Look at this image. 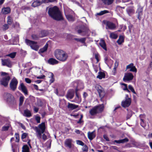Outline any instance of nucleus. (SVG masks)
<instances>
[{
	"instance_id": "1",
	"label": "nucleus",
	"mask_w": 152,
	"mask_h": 152,
	"mask_svg": "<svg viewBox=\"0 0 152 152\" xmlns=\"http://www.w3.org/2000/svg\"><path fill=\"white\" fill-rule=\"evenodd\" d=\"M49 15L53 19L56 20H61L63 18L61 12L56 6L50 8L48 11Z\"/></svg>"
},
{
	"instance_id": "2",
	"label": "nucleus",
	"mask_w": 152,
	"mask_h": 152,
	"mask_svg": "<svg viewBox=\"0 0 152 152\" xmlns=\"http://www.w3.org/2000/svg\"><path fill=\"white\" fill-rule=\"evenodd\" d=\"M54 55L56 58L59 61H64L68 58L67 53L60 50H57L54 52Z\"/></svg>"
},
{
	"instance_id": "3",
	"label": "nucleus",
	"mask_w": 152,
	"mask_h": 152,
	"mask_svg": "<svg viewBox=\"0 0 152 152\" xmlns=\"http://www.w3.org/2000/svg\"><path fill=\"white\" fill-rule=\"evenodd\" d=\"M33 129L36 132L37 137L39 139H41L42 134L45 132V123L42 122L39 124L38 126L34 127Z\"/></svg>"
},
{
	"instance_id": "4",
	"label": "nucleus",
	"mask_w": 152,
	"mask_h": 152,
	"mask_svg": "<svg viewBox=\"0 0 152 152\" xmlns=\"http://www.w3.org/2000/svg\"><path fill=\"white\" fill-rule=\"evenodd\" d=\"M104 108V105L102 104L96 106L91 109L89 111L91 115H95L97 113H99L103 111Z\"/></svg>"
},
{
	"instance_id": "5",
	"label": "nucleus",
	"mask_w": 152,
	"mask_h": 152,
	"mask_svg": "<svg viewBox=\"0 0 152 152\" xmlns=\"http://www.w3.org/2000/svg\"><path fill=\"white\" fill-rule=\"evenodd\" d=\"M65 14L67 20L69 21H73L75 20L73 16L74 12L69 8H64Z\"/></svg>"
},
{
	"instance_id": "6",
	"label": "nucleus",
	"mask_w": 152,
	"mask_h": 152,
	"mask_svg": "<svg viewBox=\"0 0 152 152\" xmlns=\"http://www.w3.org/2000/svg\"><path fill=\"white\" fill-rule=\"evenodd\" d=\"M25 42L26 44L30 46L32 49L36 51H37L39 49V46L37 44V42L31 41L28 39L25 40Z\"/></svg>"
},
{
	"instance_id": "7",
	"label": "nucleus",
	"mask_w": 152,
	"mask_h": 152,
	"mask_svg": "<svg viewBox=\"0 0 152 152\" xmlns=\"http://www.w3.org/2000/svg\"><path fill=\"white\" fill-rule=\"evenodd\" d=\"M83 85L82 83L81 84V87H80L79 85L77 86V88L76 89V96L75 99L72 100V102H75L76 103H79L81 101L80 95L77 93V90L80 89H83Z\"/></svg>"
},
{
	"instance_id": "8",
	"label": "nucleus",
	"mask_w": 152,
	"mask_h": 152,
	"mask_svg": "<svg viewBox=\"0 0 152 152\" xmlns=\"http://www.w3.org/2000/svg\"><path fill=\"white\" fill-rule=\"evenodd\" d=\"M10 79V77L9 75L3 77L0 80V82L2 85L7 86Z\"/></svg>"
},
{
	"instance_id": "9",
	"label": "nucleus",
	"mask_w": 152,
	"mask_h": 152,
	"mask_svg": "<svg viewBox=\"0 0 152 152\" xmlns=\"http://www.w3.org/2000/svg\"><path fill=\"white\" fill-rule=\"evenodd\" d=\"M131 102V99L128 98V95H126V99L123 101L121 103V105L123 107H129L130 104Z\"/></svg>"
},
{
	"instance_id": "10",
	"label": "nucleus",
	"mask_w": 152,
	"mask_h": 152,
	"mask_svg": "<svg viewBox=\"0 0 152 152\" xmlns=\"http://www.w3.org/2000/svg\"><path fill=\"white\" fill-rule=\"evenodd\" d=\"M18 81L15 77L13 78L11 81L10 83V87L12 91H14L17 88Z\"/></svg>"
},
{
	"instance_id": "11",
	"label": "nucleus",
	"mask_w": 152,
	"mask_h": 152,
	"mask_svg": "<svg viewBox=\"0 0 152 152\" xmlns=\"http://www.w3.org/2000/svg\"><path fill=\"white\" fill-rule=\"evenodd\" d=\"M1 64L3 66H6L9 68L11 67L12 62L9 59H1Z\"/></svg>"
},
{
	"instance_id": "12",
	"label": "nucleus",
	"mask_w": 152,
	"mask_h": 152,
	"mask_svg": "<svg viewBox=\"0 0 152 152\" xmlns=\"http://www.w3.org/2000/svg\"><path fill=\"white\" fill-rule=\"evenodd\" d=\"M133 75L132 73L129 72L125 73L123 80L125 82L132 80L133 78Z\"/></svg>"
},
{
	"instance_id": "13",
	"label": "nucleus",
	"mask_w": 152,
	"mask_h": 152,
	"mask_svg": "<svg viewBox=\"0 0 152 152\" xmlns=\"http://www.w3.org/2000/svg\"><path fill=\"white\" fill-rule=\"evenodd\" d=\"M5 99L9 102L12 103L14 102L15 99L13 96L10 94L7 93L4 95Z\"/></svg>"
},
{
	"instance_id": "14",
	"label": "nucleus",
	"mask_w": 152,
	"mask_h": 152,
	"mask_svg": "<svg viewBox=\"0 0 152 152\" xmlns=\"http://www.w3.org/2000/svg\"><path fill=\"white\" fill-rule=\"evenodd\" d=\"M18 89L21 90L24 94L25 95L28 94L27 89L23 83H22L20 84L18 87Z\"/></svg>"
},
{
	"instance_id": "15",
	"label": "nucleus",
	"mask_w": 152,
	"mask_h": 152,
	"mask_svg": "<svg viewBox=\"0 0 152 152\" xmlns=\"http://www.w3.org/2000/svg\"><path fill=\"white\" fill-rule=\"evenodd\" d=\"M72 140L70 139H66L64 142L65 145L69 148H71L73 146L72 143Z\"/></svg>"
},
{
	"instance_id": "16",
	"label": "nucleus",
	"mask_w": 152,
	"mask_h": 152,
	"mask_svg": "<svg viewBox=\"0 0 152 152\" xmlns=\"http://www.w3.org/2000/svg\"><path fill=\"white\" fill-rule=\"evenodd\" d=\"M130 69L129 71L136 72L137 69L135 66L134 65L133 63H131L129 64L126 67V69Z\"/></svg>"
},
{
	"instance_id": "17",
	"label": "nucleus",
	"mask_w": 152,
	"mask_h": 152,
	"mask_svg": "<svg viewBox=\"0 0 152 152\" xmlns=\"http://www.w3.org/2000/svg\"><path fill=\"white\" fill-rule=\"evenodd\" d=\"M106 28L111 30L114 29L116 28L115 25L113 23L109 21L107 22L106 24Z\"/></svg>"
},
{
	"instance_id": "18",
	"label": "nucleus",
	"mask_w": 152,
	"mask_h": 152,
	"mask_svg": "<svg viewBox=\"0 0 152 152\" xmlns=\"http://www.w3.org/2000/svg\"><path fill=\"white\" fill-rule=\"evenodd\" d=\"M142 8L140 6H139L136 11V13L138 14L137 18L139 20H140L141 18V17L142 15Z\"/></svg>"
},
{
	"instance_id": "19",
	"label": "nucleus",
	"mask_w": 152,
	"mask_h": 152,
	"mask_svg": "<svg viewBox=\"0 0 152 152\" xmlns=\"http://www.w3.org/2000/svg\"><path fill=\"white\" fill-rule=\"evenodd\" d=\"M67 104V108L69 110H71L75 109L77 108L78 106L77 105L69 102H68Z\"/></svg>"
},
{
	"instance_id": "20",
	"label": "nucleus",
	"mask_w": 152,
	"mask_h": 152,
	"mask_svg": "<svg viewBox=\"0 0 152 152\" xmlns=\"http://www.w3.org/2000/svg\"><path fill=\"white\" fill-rule=\"evenodd\" d=\"M88 31V30L87 28L78 30V32L82 36H84L87 34Z\"/></svg>"
},
{
	"instance_id": "21",
	"label": "nucleus",
	"mask_w": 152,
	"mask_h": 152,
	"mask_svg": "<svg viewBox=\"0 0 152 152\" xmlns=\"http://www.w3.org/2000/svg\"><path fill=\"white\" fill-rule=\"evenodd\" d=\"M96 88L97 91L100 96H102L103 94H102L103 93V89L102 87L98 85H97L96 86Z\"/></svg>"
},
{
	"instance_id": "22",
	"label": "nucleus",
	"mask_w": 152,
	"mask_h": 152,
	"mask_svg": "<svg viewBox=\"0 0 152 152\" xmlns=\"http://www.w3.org/2000/svg\"><path fill=\"white\" fill-rule=\"evenodd\" d=\"M74 95V91L72 90H69L67 92L66 97L68 99H71L73 98Z\"/></svg>"
},
{
	"instance_id": "23",
	"label": "nucleus",
	"mask_w": 152,
	"mask_h": 152,
	"mask_svg": "<svg viewBox=\"0 0 152 152\" xmlns=\"http://www.w3.org/2000/svg\"><path fill=\"white\" fill-rule=\"evenodd\" d=\"M10 8L9 7H4L2 10V12L4 14H7L9 13L10 12Z\"/></svg>"
},
{
	"instance_id": "24",
	"label": "nucleus",
	"mask_w": 152,
	"mask_h": 152,
	"mask_svg": "<svg viewBox=\"0 0 152 152\" xmlns=\"http://www.w3.org/2000/svg\"><path fill=\"white\" fill-rule=\"evenodd\" d=\"M48 62L50 64L54 65L58 64V61L55 59L50 58L48 60Z\"/></svg>"
},
{
	"instance_id": "25",
	"label": "nucleus",
	"mask_w": 152,
	"mask_h": 152,
	"mask_svg": "<svg viewBox=\"0 0 152 152\" xmlns=\"http://www.w3.org/2000/svg\"><path fill=\"white\" fill-rule=\"evenodd\" d=\"M42 4V2L39 0H37L34 1L32 4V6L34 7H37Z\"/></svg>"
},
{
	"instance_id": "26",
	"label": "nucleus",
	"mask_w": 152,
	"mask_h": 152,
	"mask_svg": "<svg viewBox=\"0 0 152 152\" xmlns=\"http://www.w3.org/2000/svg\"><path fill=\"white\" fill-rule=\"evenodd\" d=\"M103 3L106 5H110L113 3L114 0H102Z\"/></svg>"
},
{
	"instance_id": "27",
	"label": "nucleus",
	"mask_w": 152,
	"mask_h": 152,
	"mask_svg": "<svg viewBox=\"0 0 152 152\" xmlns=\"http://www.w3.org/2000/svg\"><path fill=\"white\" fill-rule=\"evenodd\" d=\"M100 45L104 50H107V48L106 45L104 41L102 40L101 39L99 43Z\"/></svg>"
},
{
	"instance_id": "28",
	"label": "nucleus",
	"mask_w": 152,
	"mask_h": 152,
	"mask_svg": "<svg viewBox=\"0 0 152 152\" xmlns=\"http://www.w3.org/2000/svg\"><path fill=\"white\" fill-rule=\"evenodd\" d=\"M11 129V125L10 124H6L4 126H3L2 128V131H7L9 129Z\"/></svg>"
},
{
	"instance_id": "29",
	"label": "nucleus",
	"mask_w": 152,
	"mask_h": 152,
	"mask_svg": "<svg viewBox=\"0 0 152 152\" xmlns=\"http://www.w3.org/2000/svg\"><path fill=\"white\" fill-rule=\"evenodd\" d=\"M88 138L91 140L93 139L95 137V135L94 132H89L88 133Z\"/></svg>"
},
{
	"instance_id": "30",
	"label": "nucleus",
	"mask_w": 152,
	"mask_h": 152,
	"mask_svg": "<svg viewBox=\"0 0 152 152\" xmlns=\"http://www.w3.org/2000/svg\"><path fill=\"white\" fill-rule=\"evenodd\" d=\"M23 115L27 117H30L31 116V114L30 111L28 109L24 110Z\"/></svg>"
},
{
	"instance_id": "31",
	"label": "nucleus",
	"mask_w": 152,
	"mask_h": 152,
	"mask_svg": "<svg viewBox=\"0 0 152 152\" xmlns=\"http://www.w3.org/2000/svg\"><path fill=\"white\" fill-rule=\"evenodd\" d=\"M128 141V139L127 138H125L124 139L119 140H115V142L118 143H124Z\"/></svg>"
},
{
	"instance_id": "32",
	"label": "nucleus",
	"mask_w": 152,
	"mask_h": 152,
	"mask_svg": "<svg viewBox=\"0 0 152 152\" xmlns=\"http://www.w3.org/2000/svg\"><path fill=\"white\" fill-rule=\"evenodd\" d=\"M22 149V152H30L29 148L27 145H24Z\"/></svg>"
},
{
	"instance_id": "33",
	"label": "nucleus",
	"mask_w": 152,
	"mask_h": 152,
	"mask_svg": "<svg viewBox=\"0 0 152 152\" xmlns=\"http://www.w3.org/2000/svg\"><path fill=\"white\" fill-rule=\"evenodd\" d=\"M48 46V44L46 43L42 48L39 50V52L41 53H43L46 51L47 49Z\"/></svg>"
},
{
	"instance_id": "34",
	"label": "nucleus",
	"mask_w": 152,
	"mask_h": 152,
	"mask_svg": "<svg viewBox=\"0 0 152 152\" xmlns=\"http://www.w3.org/2000/svg\"><path fill=\"white\" fill-rule=\"evenodd\" d=\"M105 75L102 72H99V74L97 76V78H99V79H101L102 78H104Z\"/></svg>"
},
{
	"instance_id": "35",
	"label": "nucleus",
	"mask_w": 152,
	"mask_h": 152,
	"mask_svg": "<svg viewBox=\"0 0 152 152\" xmlns=\"http://www.w3.org/2000/svg\"><path fill=\"white\" fill-rule=\"evenodd\" d=\"M75 40L77 42H80L82 43H84L85 42L86 40V38H75Z\"/></svg>"
},
{
	"instance_id": "36",
	"label": "nucleus",
	"mask_w": 152,
	"mask_h": 152,
	"mask_svg": "<svg viewBox=\"0 0 152 152\" xmlns=\"http://www.w3.org/2000/svg\"><path fill=\"white\" fill-rule=\"evenodd\" d=\"M124 41V38L123 36H119V39L117 41V43L121 45Z\"/></svg>"
},
{
	"instance_id": "37",
	"label": "nucleus",
	"mask_w": 152,
	"mask_h": 152,
	"mask_svg": "<svg viewBox=\"0 0 152 152\" xmlns=\"http://www.w3.org/2000/svg\"><path fill=\"white\" fill-rule=\"evenodd\" d=\"M108 13H109V12L107 10H104L100 11L99 13H97L96 15H102L104 14Z\"/></svg>"
},
{
	"instance_id": "38",
	"label": "nucleus",
	"mask_w": 152,
	"mask_h": 152,
	"mask_svg": "<svg viewBox=\"0 0 152 152\" xmlns=\"http://www.w3.org/2000/svg\"><path fill=\"white\" fill-rule=\"evenodd\" d=\"M16 54V52H13L7 55L6 56H9L11 58H14L15 57Z\"/></svg>"
},
{
	"instance_id": "39",
	"label": "nucleus",
	"mask_w": 152,
	"mask_h": 152,
	"mask_svg": "<svg viewBox=\"0 0 152 152\" xmlns=\"http://www.w3.org/2000/svg\"><path fill=\"white\" fill-rule=\"evenodd\" d=\"M48 34V33L46 31H41V34L40 35V37H43L46 36Z\"/></svg>"
},
{
	"instance_id": "40",
	"label": "nucleus",
	"mask_w": 152,
	"mask_h": 152,
	"mask_svg": "<svg viewBox=\"0 0 152 152\" xmlns=\"http://www.w3.org/2000/svg\"><path fill=\"white\" fill-rule=\"evenodd\" d=\"M110 37L112 39H116L118 37V35L114 33H112L110 34Z\"/></svg>"
},
{
	"instance_id": "41",
	"label": "nucleus",
	"mask_w": 152,
	"mask_h": 152,
	"mask_svg": "<svg viewBox=\"0 0 152 152\" xmlns=\"http://www.w3.org/2000/svg\"><path fill=\"white\" fill-rule=\"evenodd\" d=\"M118 62L117 61H116V62L115 63V66L113 68V72L114 75H115V74L116 73V69L117 67L118 66Z\"/></svg>"
},
{
	"instance_id": "42",
	"label": "nucleus",
	"mask_w": 152,
	"mask_h": 152,
	"mask_svg": "<svg viewBox=\"0 0 152 152\" xmlns=\"http://www.w3.org/2000/svg\"><path fill=\"white\" fill-rule=\"evenodd\" d=\"M12 22V20L11 17L9 16L7 17V23L8 25H11Z\"/></svg>"
},
{
	"instance_id": "43",
	"label": "nucleus",
	"mask_w": 152,
	"mask_h": 152,
	"mask_svg": "<svg viewBox=\"0 0 152 152\" xmlns=\"http://www.w3.org/2000/svg\"><path fill=\"white\" fill-rule=\"evenodd\" d=\"M121 84L123 85L122 86L123 89L124 91H126L127 92H129V91L127 88V85L125 83H122Z\"/></svg>"
},
{
	"instance_id": "44",
	"label": "nucleus",
	"mask_w": 152,
	"mask_h": 152,
	"mask_svg": "<svg viewBox=\"0 0 152 152\" xmlns=\"http://www.w3.org/2000/svg\"><path fill=\"white\" fill-rule=\"evenodd\" d=\"M31 37L34 40H37L38 39L39 37H40V35L39 36L35 34L32 35Z\"/></svg>"
},
{
	"instance_id": "45",
	"label": "nucleus",
	"mask_w": 152,
	"mask_h": 152,
	"mask_svg": "<svg viewBox=\"0 0 152 152\" xmlns=\"http://www.w3.org/2000/svg\"><path fill=\"white\" fill-rule=\"evenodd\" d=\"M24 100V97L23 96H20V103L19 105L21 106L23 104Z\"/></svg>"
},
{
	"instance_id": "46",
	"label": "nucleus",
	"mask_w": 152,
	"mask_h": 152,
	"mask_svg": "<svg viewBox=\"0 0 152 152\" xmlns=\"http://www.w3.org/2000/svg\"><path fill=\"white\" fill-rule=\"evenodd\" d=\"M76 143L77 144L81 146H83L84 145V143L82 141L80 140H77Z\"/></svg>"
},
{
	"instance_id": "47",
	"label": "nucleus",
	"mask_w": 152,
	"mask_h": 152,
	"mask_svg": "<svg viewBox=\"0 0 152 152\" xmlns=\"http://www.w3.org/2000/svg\"><path fill=\"white\" fill-rule=\"evenodd\" d=\"M83 146L82 148V150L84 151H87L88 149L87 146L86 145H84Z\"/></svg>"
},
{
	"instance_id": "48",
	"label": "nucleus",
	"mask_w": 152,
	"mask_h": 152,
	"mask_svg": "<svg viewBox=\"0 0 152 152\" xmlns=\"http://www.w3.org/2000/svg\"><path fill=\"white\" fill-rule=\"evenodd\" d=\"M132 115V112L131 111H129L126 117L127 119H129L131 117Z\"/></svg>"
},
{
	"instance_id": "49",
	"label": "nucleus",
	"mask_w": 152,
	"mask_h": 152,
	"mask_svg": "<svg viewBox=\"0 0 152 152\" xmlns=\"http://www.w3.org/2000/svg\"><path fill=\"white\" fill-rule=\"evenodd\" d=\"M140 120H141V122H140L141 125L142 127H143L144 128L146 126V124L144 122V121L142 119H140Z\"/></svg>"
},
{
	"instance_id": "50",
	"label": "nucleus",
	"mask_w": 152,
	"mask_h": 152,
	"mask_svg": "<svg viewBox=\"0 0 152 152\" xmlns=\"http://www.w3.org/2000/svg\"><path fill=\"white\" fill-rule=\"evenodd\" d=\"M129 89L134 93L135 94V92L133 88V87L131 85H129Z\"/></svg>"
},
{
	"instance_id": "51",
	"label": "nucleus",
	"mask_w": 152,
	"mask_h": 152,
	"mask_svg": "<svg viewBox=\"0 0 152 152\" xmlns=\"http://www.w3.org/2000/svg\"><path fill=\"white\" fill-rule=\"evenodd\" d=\"M35 119L38 123H39L40 122V118L39 116H35Z\"/></svg>"
},
{
	"instance_id": "52",
	"label": "nucleus",
	"mask_w": 152,
	"mask_h": 152,
	"mask_svg": "<svg viewBox=\"0 0 152 152\" xmlns=\"http://www.w3.org/2000/svg\"><path fill=\"white\" fill-rule=\"evenodd\" d=\"M127 11L129 15H130L132 13L134 12L133 10L132 9H128L127 10Z\"/></svg>"
},
{
	"instance_id": "53",
	"label": "nucleus",
	"mask_w": 152,
	"mask_h": 152,
	"mask_svg": "<svg viewBox=\"0 0 152 152\" xmlns=\"http://www.w3.org/2000/svg\"><path fill=\"white\" fill-rule=\"evenodd\" d=\"M16 139V142H18L19 140V136L18 134L16 133L15 134Z\"/></svg>"
},
{
	"instance_id": "54",
	"label": "nucleus",
	"mask_w": 152,
	"mask_h": 152,
	"mask_svg": "<svg viewBox=\"0 0 152 152\" xmlns=\"http://www.w3.org/2000/svg\"><path fill=\"white\" fill-rule=\"evenodd\" d=\"M8 28L9 26L8 24H5L3 26V29L5 30L7 29Z\"/></svg>"
},
{
	"instance_id": "55",
	"label": "nucleus",
	"mask_w": 152,
	"mask_h": 152,
	"mask_svg": "<svg viewBox=\"0 0 152 152\" xmlns=\"http://www.w3.org/2000/svg\"><path fill=\"white\" fill-rule=\"evenodd\" d=\"M27 135V134L26 133H23L22 134V139H24L26 138Z\"/></svg>"
},
{
	"instance_id": "56",
	"label": "nucleus",
	"mask_w": 152,
	"mask_h": 152,
	"mask_svg": "<svg viewBox=\"0 0 152 152\" xmlns=\"http://www.w3.org/2000/svg\"><path fill=\"white\" fill-rule=\"evenodd\" d=\"M15 39H14L16 43H17L19 41V36L18 35L16 36L15 37Z\"/></svg>"
},
{
	"instance_id": "57",
	"label": "nucleus",
	"mask_w": 152,
	"mask_h": 152,
	"mask_svg": "<svg viewBox=\"0 0 152 152\" xmlns=\"http://www.w3.org/2000/svg\"><path fill=\"white\" fill-rule=\"evenodd\" d=\"M42 138L43 140L44 141L46 140L47 139V137L44 134H43L42 136Z\"/></svg>"
},
{
	"instance_id": "58",
	"label": "nucleus",
	"mask_w": 152,
	"mask_h": 152,
	"mask_svg": "<svg viewBox=\"0 0 152 152\" xmlns=\"http://www.w3.org/2000/svg\"><path fill=\"white\" fill-rule=\"evenodd\" d=\"M26 82L27 83H30L31 82V80L28 78H26L25 79Z\"/></svg>"
},
{
	"instance_id": "59",
	"label": "nucleus",
	"mask_w": 152,
	"mask_h": 152,
	"mask_svg": "<svg viewBox=\"0 0 152 152\" xmlns=\"http://www.w3.org/2000/svg\"><path fill=\"white\" fill-rule=\"evenodd\" d=\"M103 137L106 141H109L108 138L106 135H104Z\"/></svg>"
},
{
	"instance_id": "60",
	"label": "nucleus",
	"mask_w": 152,
	"mask_h": 152,
	"mask_svg": "<svg viewBox=\"0 0 152 152\" xmlns=\"http://www.w3.org/2000/svg\"><path fill=\"white\" fill-rule=\"evenodd\" d=\"M75 132L77 134H81V133H82V132L81 131H80L79 130H77V129H76L75 131Z\"/></svg>"
},
{
	"instance_id": "61",
	"label": "nucleus",
	"mask_w": 152,
	"mask_h": 152,
	"mask_svg": "<svg viewBox=\"0 0 152 152\" xmlns=\"http://www.w3.org/2000/svg\"><path fill=\"white\" fill-rule=\"evenodd\" d=\"M22 9L23 10H28L29 9V7H28L25 6H23L22 7Z\"/></svg>"
},
{
	"instance_id": "62",
	"label": "nucleus",
	"mask_w": 152,
	"mask_h": 152,
	"mask_svg": "<svg viewBox=\"0 0 152 152\" xmlns=\"http://www.w3.org/2000/svg\"><path fill=\"white\" fill-rule=\"evenodd\" d=\"M45 77L44 75H42L40 76H38L37 77V78L38 79H42Z\"/></svg>"
},
{
	"instance_id": "63",
	"label": "nucleus",
	"mask_w": 152,
	"mask_h": 152,
	"mask_svg": "<svg viewBox=\"0 0 152 152\" xmlns=\"http://www.w3.org/2000/svg\"><path fill=\"white\" fill-rule=\"evenodd\" d=\"M95 57L96 59L97 60V62H98L99 61V56L97 54H95Z\"/></svg>"
},
{
	"instance_id": "64",
	"label": "nucleus",
	"mask_w": 152,
	"mask_h": 152,
	"mask_svg": "<svg viewBox=\"0 0 152 152\" xmlns=\"http://www.w3.org/2000/svg\"><path fill=\"white\" fill-rule=\"evenodd\" d=\"M39 110V108L36 107H34V110L35 113H37L38 112Z\"/></svg>"
}]
</instances>
